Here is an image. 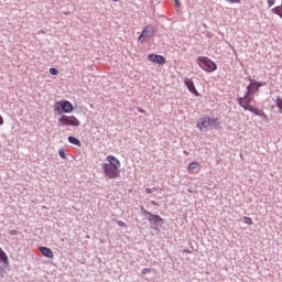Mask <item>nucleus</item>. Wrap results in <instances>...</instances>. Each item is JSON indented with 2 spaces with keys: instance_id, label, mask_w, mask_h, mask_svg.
<instances>
[{
  "instance_id": "f257e3e1",
  "label": "nucleus",
  "mask_w": 282,
  "mask_h": 282,
  "mask_svg": "<svg viewBox=\"0 0 282 282\" xmlns=\"http://www.w3.org/2000/svg\"><path fill=\"white\" fill-rule=\"evenodd\" d=\"M252 100H254V97H247V98L238 97L237 99L238 105L242 107L245 111H250L251 113H254V116H259L260 118H262V120H268V115H265L263 110L250 105Z\"/></svg>"
},
{
  "instance_id": "a211bd4d",
  "label": "nucleus",
  "mask_w": 282,
  "mask_h": 282,
  "mask_svg": "<svg viewBox=\"0 0 282 282\" xmlns=\"http://www.w3.org/2000/svg\"><path fill=\"white\" fill-rule=\"evenodd\" d=\"M195 169H199V162L193 161L188 164V171H195Z\"/></svg>"
},
{
  "instance_id": "72a5a7b5",
  "label": "nucleus",
  "mask_w": 282,
  "mask_h": 282,
  "mask_svg": "<svg viewBox=\"0 0 282 282\" xmlns=\"http://www.w3.org/2000/svg\"><path fill=\"white\" fill-rule=\"evenodd\" d=\"M186 155L188 154L186 151L184 152Z\"/></svg>"
},
{
  "instance_id": "412c9836",
  "label": "nucleus",
  "mask_w": 282,
  "mask_h": 282,
  "mask_svg": "<svg viewBox=\"0 0 282 282\" xmlns=\"http://www.w3.org/2000/svg\"><path fill=\"white\" fill-rule=\"evenodd\" d=\"M58 155H59V158H62V160H67V154H65L64 149L58 150Z\"/></svg>"
},
{
  "instance_id": "c85d7f7f",
  "label": "nucleus",
  "mask_w": 282,
  "mask_h": 282,
  "mask_svg": "<svg viewBox=\"0 0 282 282\" xmlns=\"http://www.w3.org/2000/svg\"><path fill=\"white\" fill-rule=\"evenodd\" d=\"M141 272L142 274H151V269L144 268Z\"/></svg>"
},
{
  "instance_id": "aec40b11",
  "label": "nucleus",
  "mask_w": 282,
  "mask_h": 282,
  "mask_svg": "<svg viewBox=\"0 0 282 282\" xmlns=\"http://www.w3.org/2000/svg\"><path fill=\"white\" fill-rule=\"evenodd\" d=\"M254 96V90H250V87H247V91L245 93V96L241 98H252Z\"/></svg>"
},
{
  "instance_id": "7ed1b4c3",
  "label": "nucleus",
  "mask_w": 282,
  "mask_h": 282,
  "mask_svg": "<svg viewBox=\"0 0 282 282\" xmlns=\"http://www.w3.org/2000/svg\"><path fill=\"white\" fill-rule=\"evenodd\" d=\"M197 65L200 67V69H203V72H207L208 74L217 72V64L207 56H198Z\"/></svg>"
},
{
  "instance_id": "ddd939ff",
  "label": "nucleus",
  "mask_w": 282,
  "mask_h": 282,
  "mask_svg": "<svg viewBox=\"0 0 282 282\" xmlns=\"http://www.w3.org/2000/svg\"><path fill=\"white\" fill-rule=\"evenodd\" d=\"M40 252L47 259H54V252H52L51 248H40Z\"/></svg>"
},
{
  "instance_id": "4be33fe9",
  "label": "nucleus",
  "mask_w": 282,
  "mask_h": 282,
  "mask_svg": "<svg viewBox=\"0 0 282 282\" xmlns=\"http://www.w3.org/2000/svg\"><path fill=\"white\" fill-rule=\"evenodd\" d=\"M116 224L119 228H127V224L122 220H116Z\"/></svg>"
},
{
  "instance_id": "bb28decb",
  "label": "nucleus",
  "mask_w": 282,
  "mask_h": 282,
  "mask_svg": "<svg viewBox=\"0 0 282 282\" xmlns=\"http://www.w3.org/2000/svg\"><path fill=\"white\" fill-rule=\"evenodd\" d=\"M9 235H11L12 237H14V236L19 235V231H18L17 229H11V230L9 231Z\"/></svg>"
},
{
  "instance_id": "6ab92c4d",
  "label": "nucleus",
  "mask_w": 282,
  "mask_h": 282,
  "mask_svg": "<svg viewBox=\"0 0 282 282\" xmlns=\"http://www.w3.org/2000/svg\"><path fill=\"white\" fill-rule=\"evenodd\" d=\"M241 221H243V224H247V226H252L254 224V221L252 220V218L248 217V216H243Z\"/></svg>"
},
{
  "instance_id": "f704fd0d",
  "label": "nucleus",
  "mask_w": 282,
  "mask_h": 282,
  "mask_svg": "<svg viewBox=\"0 0 282 282\" xmlns=\"http://www.w3.org/2000/svg\"><path fill=\"white\" fill-rule=\"evenodd\" d=\"M152 204H154V206H155V202H152Z\"/></svg>"
},
{
  "instance_id": "f3484780",
  "label": "nucleus",
  "mask_w": 282,
  "mask_h": 282,
  "mask_svg": "<svg viewBox=\"0 0 282 282\" xmlns=\"http://www.w3.org/2000/svg\"><path fill=\"white\" fill-rule=\"evenodd\" d=\"M275 105L278 107L279 113L282 115V98H281V96L275 97Z\"/></svg>"
},
{
  "instance_id": "20e7f679",
  "label": "nucleus",
  "mask_w": 282,
  "mask_h": 282,
  "mask_svg": "<svg viewBox=\"0 0 282 282\" xmlns=\"http://www.w3.org/2000/svg\"><path fill=\"white\" fill-rule=\"evenodd\" d=\"M53 111L57 116H63V113H72L74 111V105L69 100L56 101L53 106Z\"/></svg>"
},
{
  "instance_id": "5701e85b",
  "label": "nucleus",
  "mask_w": 282,
  "mask_h": 282,
  "mask_svg": "<svg viewBox=\"0 0 282 282\" xmlns=\"http://www.w3.org/2000/svg\"><path fill=\"white\" fill-rule=\"evenodd\" d=\"M48 72H50L51 76H58V69H56L54 67L50 68Z\"/></svg>"
},
{
  "instance_id": "2f4dec72",
  "label": "nucleus",
  "mask_w": 282,
  "mask_h": 282,
  "mask_svg": "<svg viewBox=\"0 0 282 282\" xmlns=\"http://www.w3.org/2000/svg\"><path fill=\"white\" fill-rule=\"evenodd\" d=\"M1 124H3V117H1V115H0V127H1Z\"/></svg>"
},
{
  "instance_id": "cd10ccee",
  "label": "nucleus",
  "mask_w": 282,
  "mask_h": 282,
  "mask_svg": "<svg viewBox=\"0 0 282 282\" xmlns=\"http://www.w3.org/2000/svg\"><path fill=\"white\" fill-rule=\"evenodd\" d=\"M267 3L269 6V8H272V6H274V3H276V0H267Z\"/></svg>"
},
{
  "instance_id": "f8f14e48",
  "label": "nucleus",
  "mask_w": 282,
  "mask_h": 282,
  "mask_svg": "<svg viewBox=\"0 0 282 282\" xmlns=\"http://www.w3.org/2000/svg\"><path fill=\"white\" fill-rule=\"evenodd\" d=\"M106 160L108 162L107 164H110L112 166H117V169H120L121 164H120V160H118V158L110 154L106 158Z\"/></svg>"
},
{
  "instance_id": "f03ea898",
  "label": "nucleus",
  "mask_w": 282,
  "mask_h": 282,
  "mask_svg": "<svg viewBox=\"0 0 282 282\" xmlns=\"http://www.w3.org/2000/svg\"><path fill=\"white\" fill-rule=\"evenodd\" d=\"M140 210H141V214L144 215V217H148L147 219H148L152 230H160V228H162V226H164V219L162 217H160V215H155V214L144 209V207H141Z\"/></svg>"
},
{
  "instance_id": "423d86ee",
  "label": "nucleus",
  "mask_w": 282,
  "mask_h": 282,
  "mask_svg": "<svg viewBox=\"0 0 282 282\" xmlns=\"http://www.w3.org/2000/svg\"><path fill=\"white\" fill-rule=\"evenodd\" d=\"M61 127H80V120L75 116L62 115L58 119Z\"/></svg>"
},
{
  "instance_id": "b1692460",
  "label": "nucleus",
  "mask_w": 282,
  "mask_h": 282,
  "mask_svg": "<svg viewBox=\"0 0 282 282\" xmlns=\"http://www.w3.org/2000/svg\"><path fill=\"white\" fill-rule=\"evenodd\" d=\"M250 83L247 87H249L250 91H254V80H252L251 78H249Z\"/></svg>"
},
{
  "instance_id": "6e6552de",
  "label": "nucleus",
  "mask_w": 282,
  "mask_h": 282,
  "mask_svg": "<svg viewBox=\"0 0 282 282\" xmlns=\"http://www.w3.org/2000/svg\"><path fill=\"white\" fill-rule=\"evenodd\" d=\"M148 61H150V63H156V65H165L166 64V58L162 55H158V54H150L148 55Z\"/></svg>"
},
{
  "instance_id": "c9c22d12",
  "label": "nucleus",
  "mask_w": 282,
  "mask_h": 282,
  "mask_svg": "<svg viewBox=\"0 0 282 282\" xmlns=\"http://www.w3.org/2000/svg\"><path fill=\"white\" fill-rule=\"evenodd\" d=\"M40 248H45V247H40Z\"/></svg>"
},
{
  "instance_id": "9b49d317",
  "label": "nucleus",
  "mask_w": 282,
  "mask_h": 282,
  "mask_svg": "<svg viewBox=\"0 0 282 282\" xmlns=\"http://www.w3.org/2000/svg\"><path fill=\"white\" fill-rule=\"evenodd\" d=\"M184 85L185 87H187L191 94H194V96H197V97L199 96V91H197V88H195V82H193V79L186 77L184 79Z\"/></svg>"
},
{
  "instance_id": "9d476101",
  "label": "nucleus",
  "mask_w": 282,
  "mask_h": 282,
  "mask_svg": "<svg viewBox=\"0 0 282 282\" xmlns=\"http://www.w3.org/2000/svg\"><path fill=\"white\" fill-rule=\"evenodd\" d=\"M156 32H158V28L151 24L147 25L142 31L143 36H145V39H153Z\"/></svg>"
},
{
  "instance_id": "4468645a",
  "label": "nucleus",
  "mask_w": 282,
  "mask_h": 282,
  "mask_svg": "<svg viewBox=\"0 0 282 282\" xmlns=\"http://www.w3.org/2000/svg\"><path fill=\"white\" fill-rule=\"evenodd\" d=\"M67 140H68L69 144H74L75 147H83V143H80V140H78V138H76V137L69 135L67 138Z\"/></svg>"
},
{
  "instance_id": "7c9ffc66",
  "label": "nucleus",
  "mask_w": 282,
  "mask_h": 282,
  "mask_svg": "<svg viewBox=\"0 0 282 282\" xmlns=\"http://www.w3.org/2000/svg\"><path fill=\"white\" fill-rule=\"evenodd\" d=\"M137 111H139V113H147V110L143 108H137Z\"/></svg>"
},
{
  "instance_id": "473e14b6",
  "label": "nucleus",
  "mask_w": 282,
  "mask_h": 282,
  "mask_svg": "<svg viewBox=\"0 0 282 282\" xmlns=\"http://www.w3.org/2000/svg\"><path fill=\"white\" fill-rule=\"evenodd\" d=\"M112 1L118 2L119 0H112Z\"/></svg>"
},
{
  "instance_id": "393cba45",
  "label": "nucleus",
  "mask_w": 282,
  "mask_h": 282,
  "mask_svg": "<svg viewBox=\"0 0 282 282\" xmlns=\"http://www.w3.org/2000/svg\"><path fill=\"white\" fill-rule=\"evenodd\" d=\"M144 39H147V35H143V33L141 32V34L138 37L139 43H144Z\"/></svg>"
},
{
  "instance_id": "2eb2a0df",
  "label": "nucleus",
  "mask_w": 282,
  "mask_h": 282,
  "mask_svg": "<svg viewBox=\"0 0 282 282\" xmlns=\"http://www.w3.org/2000/svg\"><path fill=\"white\" fill-rule=\"evenodd\" d=\"M209 127L212 129L219 127V118H210L209 117Z\"/></svg>"
},
{
  "instance_id": "39448f33",
  "label": "nucleus",
  "mask_w": 282,
  "mask_h": 282,
  "mask_svg": "<svg viewBox=\"0 0 282 282\" xmlns=\"http://www.w3.org/2000/svg\"><path fill=\"white\" fill-rule=\"evenodd\" d=\"M120 167L108 163L101 164V171H104L106 180H118L120 177Z\"/></svg>"
},
{
  "instance_id": "dca6fc26",
  "label": "nucleus",
  "mask_w": 282,
  "mask_h": 282,
  "mask_svg": "<svg viewBox=\"0 0 282 282\" xmlns=\"http://www.w3.org/2000/svg\"><path fill=\"white\" fill-rule=\"evenodd\" d=\"M253 91L256 94V91H259V88L260 87H265V82H257V80H253Z\"/></svg>"
},
{
  "instance_id": "a878e982",
  "label": "nucleus",
  "mask_w": 282,
  "mask_h": 282,
  "mask_svg": "<svg viewBox=\"0 0 282 282\" xmlns=\"http://www.w3.org/2000/svg\"><path fill=\"white\" fill-rule=\"evenodd\" d=\"M153 191H158L155 187L151 188V187H147L145 188V193L147 195H151V193H153Z\"/></svg>"
},
{
  "instance_id": "0eeeda50",
  "label": "nucleus",
  "mask_w": 282,
  "mask_h": 282,
  "mask_svg": "<svg viewBox=\"0 0 282 282\" xmlns=\"http://www.w3.org/2000/svg\"><path fill=\"white\" fill-rule=\"evenodd\" d=\"M0 274H3V270L6 268H10V260L8 259V254L4 253L3 249L0 248Z\"/></svg>"
},
{
  "instance_id": "1a4fd4ad",
  "label": "nucleus",
  "mask_w": 282,
  "mask_h": 282,
  "mask_svg": "<svg viewBox=\"0 0 282 282\" xmlns=\"http://www.w3.org/2000/svg\"><path fill=\"white\" fill-rule=\"evenodd\" d=\"M210 124V117L206 116L203 118H199L196 122V129H199V131H204V129H208Z\"/></svg>"
},
{
  "instance_id": "c756f323",
  "label": "nucleus",
  "mask_w": 282,
  "mask_h": 282,
  "mask_svg": "<svg viewBox=\"0 0 282 282\" xmlns=\"http://www.w3.org/2000/svg\"><path fill=\"white\" fill-rule=\"evenodd\" d=\"M174 2H175L176 8H182V3L180 2V0H174Z\"/></svg>"
}]
</instances>
